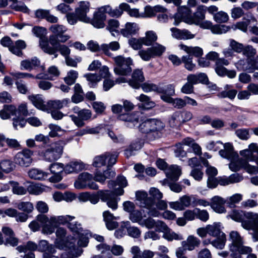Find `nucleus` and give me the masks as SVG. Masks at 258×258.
<instances>
[{"label": "nucleus", "instance_id": "21", "mask_svg": "<svg viewBox=\"0 0 258 258\" xmlns=\"http://www.w3.org/2000/svg\"><path fill=\"white\" fill-rule=\"evenodd\" d=\"M118 119L125 122L126 125L129 127H133L137 125L139 120V115L136 113H126L120 114Z\"/></svg>", "mask_w": 258, "mask_h": 258}, {"label": "nucleus", "instance_id": "60", "mask_svg": "<svg viewBox=\"0 0 258 258\" xmlns=\"http://www.w3.org/2000/svg\"><path fill=\"white\" fill-rule=\"evenodd\" d=\"M78 77V73L76 71L71 70L64 78V81L68 85H72L75 83Z\"/></svg>", "mask_w": 258, "mask_h": 258}, {"label": "nucleus", "instance_id": "61", "mask_svg": "<svg viewBox=\"0 0 258 258\" xmlns=\"http://www.w3.org/2000/svg\"><path fill=\"white\" fill-rule=\"evenodd\" d=\"M120 8L126 12L131 17L139 18L140 17L139 10L137 9H131L129 5L126 3H121L120 4Z\"/></svg>", "mask_w": 258, "mask_h": 258}, {"label": "nucleus", "instance_id": "56", "mask_svg": "<svg viewBox=\"0 0 258 258\" xmlns=\"http://www.w3.org/2000/svg\"><path fill=\"white\" fill-rule=\"evenodd\" d=\"M154 57L161 56L165 50V47L157 43H155L149 47Z\"/></svg>", "mask_w": 258, "mask_h": 258}, {"label": "nucleus", "instance_id": "35", "mask_svg": "<svg viewBox=\"0 0 258 258\" xmlns=\"http://www.w3.org/2000/svg\"><path fill=\"white\" fill-rule=\"evenodd\" d=\"M120 48V44L117 41H112L109 44H102L101 45V49L107 56L113 58V54L110 50L117 51Z\"/></svg>", "mask_w": 258, "mask_h": 258}, {"label": "nucleus", "instance_id": "16", "mask_svg": "<svg viewBox=\"0 0 258 258\" xmlns=\"http://www.w3.org/2000/svg\"><path fill=\"white\" fill-rule=\"evenodd\" d=\"M106 19V13L104 9H101V7L94 13L93 18L90 22L94 27L98 29L103 28L105 26L104 22Z\"/></svg>", "mask_w": 258, "mask_h": 258}, {"label": "nucleus", "instance_id": "62", "mask_svg": "<svg viewBox=\"0 0 258 258\" xmlns=\"http://www.w3.org/2000/svg\"><path fill=\"white\" fill-rule=\"evenodd\" d=\"M237 93V91L235 89L223 90L218 93V96L220 98H228L232 100L235 98Z\"/></svg>", "mask_w": 258, "mask_h": 258}, {"label": "nucleus", "instance_id": "57", "mask_svg": "<svg viewBox=\"0 0 258 258\" xmlns=\"http://www.w3.org/2000/svg\"><path fill=\"white\" fill-rule=\"evenodd\" d=\"M117 185L122 186V187L126 186L127 185V182L125 177L121 175L118 176L116 181L110 180L108 183V186L110 188H113Z\"/></svg>", "mask_w": 258, "mask_h": 258}, {"label": "nucleus", "instance_id": "45", "mask_svg": "<svg viewBox=\"0 0 258 258\" xmlns=\"http://www.w3.org/2000/svg\"><path fill=\"white\" fill-rule=\"evenodd\" d=\"M143 146V142L138 140L132 143L129 147L124 151V155L127 158L134 155V151L140 150Z\"/></svg>", "mask_w": 258, "mask_h": 258}, {"label": "nucleus", "instance_id": "41", "mask_svg": "<svg viewBox=\"0 0 258 258\" xmlns=\"http://www.w3.org/2000/svg\"><path fill=\"white\" fill-rule=\"evenodd\" d=\"M13 115H17V109L13 105H5L4 108L0 111V116L3 119H8Z\"/></svg>", "mask_w": 258, "mask_h": 258}, {"label": "nucleus", "instance_id": "64", "mask_svg": "<svg viewBox=\"0 0 258 258\" xmlns=\"http://www.w3.org/2000/svg\"><path fill=\"white\" fill-rule=\"evenodd\" d=\"M17 208L19 210L28 214L31 213L34 209L33 205L29 202H20L17 205Z\"/></svg>", "mask_w": 258, "mask_h": 258}, {"label": "nucleus", "instance_id": "32", "mask_svg": "<svg viewBox=\"0 0 258 258\" xmlns=\"http://www.w3.org/2000/svg\"><path fill=\"white\" fill-rule=\"evenodd\" d=\"M237 248L232 250L231 255L234 256L237 254H247V258H256V255L252 253V248L249 246H246L242 245L238 246Z\"/></svg>", "mask_w": 258, "mask_h": 258}, {"label": "nucleus", "instance_id": "34", "mask_svg": "<svg viewBox=\"0 0 258 258\" xmlns=\"http://www.w3.org/2000/svg\"><path fill=\"white\" fill-rule=\"evenodd\" d=\"M201 244V240L197 237L189 235L186 240L181 242V245L186 247L188 250H193L196 247H199Z\"/></svg>", "mask_w": 258, "mask_h": 258}, {"label": "nucleus", "instance_id": "38", "mask_svg": "<svg viewBox=\"0 0 258 258\" xmlns=\"http://www.w3.org/2000/svg\"><path fill=\"white\" fill-rule=\"evenodd\" d=\"M230 239L232 242L229 245L230 251L237 248V246L243 244L242 238L239 233L236 231H232L230 233Z\"/></svg>", "mask_w": 258, "mask_h": 258}, {"label": "nucleus", "instance_id": "31", "mask_svg": "<svg viewBox=\"0 0 258 258\" xmlns=\"http://www.w3.org/2000/svg\"><path fill=\"white\" fill-rule=\"evenodd\" d=\"M131 252L133 255V258H152L154 256L153 251L145 250L142 252L138 246H133L131 248Z\"/></svg>", "mask_w": 258, "mask_h": 258}, {"label": "nucleus", "instance_id": "54", "mask_svg": "<svg viewBox=\"0 0 258 258\" xmlns=\"http://www.w3.org/2000/svg\"><path fill=\"white\" fill-rule=\"evenodd\" d=\"M123 223L124 224V226L126 227V231L130 236L135 238H138L140 237L141 231L139 228L135 226L127 227V226L130 224L129 221H126Z\"/></svg>", "mask_w": 258, "mask_h": 258}, {"label": "nucleus", "instance_id": "27", "mask_svg": "<svg viewBox=\"0 0 258 258\" xmlns=\"http://www.w3.org/2000/svg\"><path fill=\"white\" fill-rule=\"evenodd\" d=\"M28 99L37 109L43 111L47 110L46 102L43 99L42 95L39 94L29 95Z\"/></svg>", "mask_w": 258, "mask_h": 258}, {"label": "nucleus", "instance_id": "59", "mask_svg": "<svg viewBox=\"0 0 258 258\" xmlns=\"http://www.w3.org/2000/svg\"><path fill=\"white\" fill-rule=\"evenodd\" d=\"M84 77L88 81V85L91 88H94L96 86L97 83L100 81V77L96 74H88L85 75Z\"/></svg>", "mask_w": 258, "mask_h": 258}, {"label": "nucleus", "instance_id": "30", "mask_svg": "<svg viewBox=\"0 0 258 258\" xmlns=\"http://www.w3.org/2000/svg\"><path fill=\"white\" fill-rule=\"evenodd\" d=\"M39 46L43 51L49 55H53V58L57 57L58 51L57 48L51 47L48 44L47 39H41L39 42Z\"/></svg>", "mask_w": 258, "mask_h": 258}, {"label": "nucleus", "instance_id": "50", "mask_svg": "<svg viewBox=\"0 0 258 258\" xmlns=\"http://www.w3.org/2000/svg\"><path fill=\"white\" fill-rule=\"evenodd\" d=\"M101 9H104L105 13H108L111 17H120L124 10L120 8V5L118 8L112 9L109 5H105L101 7Z\"/></svg>", "mask_w": 258, "mask_h": 258}, {"label": "nucleus", "instance_id": "1", "mask_svg": "<svg viewBox=\"0 0 258 258\" xmlns=\"http://www.w3.org/2000/svg\"><path fill=\"white\" fill-rule=\"evenodd\" d=\"M55 234L56 238L54 242L55 245L59 249L65 250V252L61 254L60 258H75L81 256L83 253L82 248L74 246L67 247V231L64 228L61 227L57 228Z\"/></svg>", "mask_w": 258, "mask_h": 258}, {"label": "nucleus", "instance_id": "42", "mask_svg": "<svg viewBox=\"0 0 258 258\" xmlns=\"http://www.w3.org/2000/svg\"><path fill=\"white\" fill-rule=\"evenodd\" d=\"M208 234L215 237H221L223 236L222 234H225L222 231L220 223H214L212 225H208Z\"/></svg>", "mask_w": 258, "mask_h": 258}, {"label": "nucleus", "instance_id": "51", "mask_svg": "<svg viewBox=\"0 0 258 258\" xmlns=\"http://www.w3.org/2000/svg\"><path fill=\"white\" fill-rule=\"evenodd\" d=\"M170 126L173 128H177L182 125L180 116L178 111L174 112L169 119Z\"/></svg>", "mask_w": 258, "mask_h": 258}, {"label": "nucleus", "instance_id": "47", "mask_svg": "<svg viewBox=\"0 0 258 258\" xmlns=\"http://www.w3.org/2000/svg\"><path fill=\"white\" fill-rule=\"evenodd\" d=\"M75 218V217L74 216L70 215L52 216L51 221L55 224L57 227L60 224L64 225L67 223H69Z\"/></svg>", "mask_w": 258, "mask_h": 258}, {"label": "nucleus", "instance_id": "58", "mask_svg": "<svg viewBox=\"0 0 258 258\" xmlns=\"http://www.w3.org/2000/svg\"><path fill=\"white\" fill-rule=\"evenodd\" d=\"M68 227L71 231L77 234L78 236L84 235L82 225L78 222H69Z\"/></svg>", "mask_w": 258, "mask_h": 258}, {"label": "nucleus", "instance_id": "22", "mask_svg": "<svg viewBox=\"0 0 258 258\" xmlns=\"http://www.w3.org/2000/svg\"><path fill=\"white\" fill-rule=\"evenodd\" d=\"M145 80L143 72L141 70L136 69L133 72L132 78L128 81V84L135 89H139Z\"/></svg>", "mask_w": 258, "mask_h": 258}, {"label": "nucleus", "instance_id": "48", "mask_svg": "<svg viewBox=\"0 0 258 258\" xmlns=\"http://www.w3.org/2000/svg\"><path fill=\"white\" fill-rule=\"evenodd\" d=\"M136 98L142 103V107L145 109H150L155 105V103L151 101V98L144 94H141Z\"/></svg>", "mask_w": 258, "mask_h": 258}, {"label": "nucleus", "instance_id": "17", "mask_svg": "<svg viewBox=\"0 0 258 258\" xmlns=\"http://www.w3.org/2000/svg\"><path fill=\"white\" fill-rule=\"evenodd\" d=\"M50 172L53 174L49 178L50 181L57 182L60 181L62 178V173H64L63 164L60 163L51 164L49 166Z\"/></svg>", "mask_w": 258, "mask_h": 258}, {"label": "nucleus", "instance_id": "20", "mask_svg": "<svg viewBox=\"0 0 258 258\" xmlns=\"http://www.w3.org/2000/svg\"><path fill=\"white\" fill-rule=\"evenodd\" d=\"M157 226H159V230L164 232L163 237L168 241L173 240H181L182 237L176 233L170 231L167 225L162 221H157Z\"/></svg>", "mask_w": 258, "mask_h": 258}, {"label": "nucleus", "instance_id": "33", "mask_svg": "<svg viewBox=\"0 0 258 258\" xmlns=\"http://www.w3.org/2000/svg\"><path fill=\"white\" fill-rule=\"evenodd\" d=\"M145 218H147V212L145 210H135L129 215V219L133 223L141 225Z\"/></svg>", "mask_w": 258, "mask_h": 258}, {"label": "nucleus", "instance_id": "39", "mask_svg": "<svg viewBox=\"0 0 258 258\" xmlns=\"http://www.w3.org/2000/svg\"><path fill=\"white\" fill-rule=\"evenodd\" d=\"M48 174L47 172L37 168H32L28 172V175L30 178L38 180L46 179Z\"/></svg>", "mask_w": 258, "mask_h": 258}, {"label": "nucleus", "instance_id": "28", "mask_svg": "<svg viewBox=\"0 0 258 258\" xmlns=\"http://www.w3.org/2000/svg\"><path fill=\"white\" fill-rule=\"evenodd\" d=\"M205 18V12L199 8L193 15L187 17L185 19V22L189 24H194L198 25L200 24Z\"/></svg>", "mask_w": 258, "mask_h": 258}, {"label": "nucleus", "instance_id": "13", "mask_svg": "<svg viewBox=\"0 0 258 258\" xmlns=\"http://www.w3.org/2000/svg\"><path fill=\"white\" fill-rule=\"evenodd\" d=\"M136 198L137 204L141 207L150 209L155 204L154 200L151 197H148L147 192L145 191H137L136 192Z\"/></svg>", "mask_w": 258, "mask_h": 258}, {"label": "nucleus", "instance_id": "11", "mask_svg": "<svg viewBox=\"0 0 258 258\" xmlns=\"http://www.w3.org/2000/svg\"><path fill=\"white\" fill-rule=\"evenodd\" d=\"M234 66L238 71L249 73L258 70L257 62L254 59L241 58L235 62Z\"/></svg>", "mask_w": 258, "mask_h": 258}, {"label": "nucleus", "instance_id": "6", "mask_svg": "<svg viewBox=\"0 0 258 258\" xmlns=\"http://www.w3.org/2000/svg\"><path fill=\"white\" fill-rule=\"evenodd\" d=\"M114 62V72L115 74L121 76H127L131 74L133 66V59L128 57L122 55L113 57Z\"/></svg>", "mask_w": 258, "mask_h": 258}, {"label": "nucleus", "instance_id": "46", "mask_svg": "<svg viewBox=\"0 0 258 258\" xmlns=\"http://www.w3.org/2000/svg\"><path fill=\"white\" fill-rule=\"evenodd\" d=\"M143 44L146 46H151L157 40V35L153 31H148L146 32L145 36L142 37Z\"/></svg>", "mask_w": 258, "mask_h": 258}, {"label": "nucleus", "instance_id": "12", "mask_svg": "<svg viewBox=\"0 0 258 258\" xmlns=\"http://www.w3.org/2000/svg\"><path fill=\"white\" fill-rule=\"evenodd\" d=\"M33 152L25 149L18 152L15 156V163L21 167H28L32 161Z\"/></svg>", "mask_w": 258, "mask_h": 258}, {"label": "nucleus", "instance_id": "23", "mask_svg": "<svg viewBox=\"0 0 258 258\" xmlns=\"http://www.w3.org/2000/svg\"><path fill=\"white\" fill-rule=\"evenodd\" d=\"M115 172L111 170V167L107 166V169L102 173L98 170H96L94 174V180L102 184L105 182L106 179H109L114 177Z\"/></svg>", "mask_w": 258, "mask_h": 258}, {"label": "nucleus", "instance_id": "49", "mask_svg": "<svg viewBox=\"0 0 258 258\" xmlns=\"http://www.w3.org/2000/svg\"><path fill=\"white\" fill-rule=\"evenodd\" d=\"M222 235L223 236L216 237L215 240L211 242L209 241V242H207L206 240H205L204 241V243L207 244L209 243H210L216 248L222 249L224 247L226 241V235L222 234Z\"/></svg>", "mask_w": 258, "mask_h": 258}, {"label": "nucleus", "instance_id": "15", "mask_svg": "<svg viewBox=\"0 0 258 258\" xmlns=\"http://www.w3.org/2000/svg\"><path fill=\"white\" fill-rule=\"evenodd\" d=\"M99 195L103 202L106 203L107 206L115 210L117 208V201L116 196L113 195L112 192L110 190H99Z\"/></svg>", "mask_w": 258, "mask_h": 258}, {"label": "nucleus", "instance_id": "52", "mask_svg": "<svg viewBox=\"0 0 258 258\" xmlns=\"http://www.w3.org/2000/svg\"><path fill=\"white\" fill-rule=\"evenodd\" d=\"M165 102L172 104V105L177 109H181L185 106V99L184 97L182 98H169L166 97Z\"/></svg>", "mask_w": 258, "mask_h": 258}, {"label": "nucleus", "instance_id": "36", "mask_svg": "<svg viewBox=\"0 0 258 258\" xmlns=\"http://www.w3.org/2000/svg\"><path fill=\"white\" fill-rule=\"evenodd\" d=\"M139 28L137 24L127 22L125 25L124 28L120 29V33L124 37H130L136 34Z\"/></svg>", "mask_w": 258, "mask_h": 258}, {"label": "nucleus", "instance_id": "44", "mask_svg": "<svg viewBox=\"0 0 258 258\" xmlns=\"http://www.w3.org/2000/svg\"><path fill=\"white\" fill-rule=\"evenodd\" d=\"M47 187L41 183L31 184L27 187L28 192L31 195H39L46 191Z\"/></svg>", "mask_w": 258, "mask_h": 258}, {"label": "nucleus", "instance_id": "8", "mask_svg": "<svg viewBox=\"0 0 258 258\" xmlns=\"http://www.w3.org/2000/svg\"><path fill=\"white\" fill-rule=\"evenodd\" d=\"M94 180V176L88 172H83L80 174L78 179L74 183L75 187L77 189L85 188L87 186L92 189H97L98 185L92 180Z\"/></svg>", "mask_w": 258, "mask_h": 258}, {"label": "nucleus", "instance_id": "40", "mask_svg": "<svg viewBox=\"0 0 258 258\" xmlns=\"http://www.w3.org/2000/svg\"><path fill=\"white\" fill-rule=\"evenodd\" d=\"M26 46V43L24 40H17L14 44L13 43L12 46L10 47V51L18 56H22L23 54L22 50L24 49Z\"/></svg>", "mask_w": 258, "mask_h": 258}, {"label": "nucleus", "instance_id": "24", "mask_svg": "<svg viewBox=\"0 0 258 258\" xmlns=\"http://www.w3.org/2000/svg\"><path fill=\"white\" fill-rule=\"evenodd\" d=\"M226 203V200L219 196H215L211 199L210 206L214 211L218 213L226 212L224 205Z\"/></svg>", "mask_w": 258, "mask_h": 258}, {"label": "nucleus", "instance_id": "7", "mask_svg": "<svg viewBox=\"0 0 258 258\" xmlns=\"http://www.w3.org/2000/svg\"><path fill=\"white\" fill-rule=\"evenodd\" d=\"M64 145L63 141L52 144L43 152L44 159L48 162H52L59 159L62 155Z\"/></svg>", "mask_w": 258, "mask_h": 258}, {"label": "nucleus", "instance_id": "26", "mask_svg": "<svg viewBox=\"0 0 258 258\" xmlns=\"http://www.w3.org/2000/svg\"><path fill=\"white\" fill-rule=\"evenodd\" d=\"M85 168V164L81 161H73L64 167V173L70 174L77 173Z\"/></svg>", "mask_w": 258, "mask_h": 258}, {"label": "nucleus", "instance_id": "37", "mask_svg": "<svg viewBox=\"0 0 258 258\" xmlns=\"http://www.w3.org/2000/svg\"><path fill=\"white\" fill-rule=\"evenodd\" d=\"M166 176L173 181H177L181 173L180 168L175 165L170 166L166 171Z\"/></svg>", "mask_w": 258, "mask_h": 258}, {"label": "nucleus", "instance_id": "5", "mask_svg": "<svg viewBox=\"0 0 258 258\" xmlns=\"http://www.w3.org/2000/svg\"><path fill=\"white\" fill-rule=\"evenodd\" d=\"M138 127L141 133L146 134H152L154 138H156L160 137L165 125L160 120L150 118L142 121Z\"/></svg>", "mask_w": 258, "mask_h": 258}, {"label": "nucleus", "instance_id": "43", "mask_svg": "<svg viewBox=\"0 0 258 258\" xmlns=\"http://www.w3.org/2000/svg\"><path fill=\"white\" fill-rule=\"evenodd\" d=\"M181 48L187 52V55H190L192 57L193 56L199 57H201L203 54V50L202 48L195 46H187L186 45H181Z\"/></svg>", "mask_w": 258, "mask_h": 258}, {"label": "nucleus", "instance_id": "29", "mask_svg": "<svg viewBox=\"0 0 258 258\" xmlns=\"http://www.w3.org/2000/svg\"><path fill=\"white\" fill-rule=\"evenodd\" d=\"M158 93L161 94V99L165 102L166 97L172 98L171 96L175 94V85L168 84L163 87H158Z\"/></svg>", "mask_w": 258, "mask_h": 258}, {"label": "nucleus", "instance_id": "10", "mask_svg": "<svg viewBox=\"0 0 258 258\" xmlns=\"http://www.w3.org/2000/svg\"><path fill=\"white\" fill-rule=\"evenodd\" d=\"M194 195H184L179 201L169 203L170 208L176 211H182L186 208L194 207Z\"/></svg>", "mask_w": 258, "mask_h": 258}, {"label": "nucleus", "instance_id": "25", "mask_svg": "<svg viewBox=\"0 0 258 258\" xmlns=\"http://www.w3.org/2000/svg\"><path fill=\"white\" fill-rule=\"evenodd\" d=\"M49 30L57 37H59V41L61 42H65L70 38L68 35H63L67 31V28L62 25H52L49 28Z\"/></svg>", "mask_w": 258, "mask_h": 258}, {"label": "nucleus", "instance_id": "9", "mask_svg": "<svg viewBox=\"0 0 258 258\" xmlns=\"http://www.w3.org/2000/svg\"><path fill=\"white\" fill-rule=\"evenodd\" d=\"M230 169L232 171H237L243 168L249 173H257L258 167L250 165L248 162L242 158L232 161L229 165Z\"/></svg>", "mask_w": 258, "mask_h": 258}, {"label": "nucleus", "instance_id": "55", "mask_svg": "<svg viewBox=\"0 0 258 258\" xmlns=\"http://www.w3.org/2000/svg\"><path fill=\"white\" fill-rule=\"evenodd\" d=\"M10 183L12 187V192L17 195H24L28 191L27 188L20 185L19 182L15 181H10Z\"/></svg>", "mask_w": 258, "mask_h": 258}, {"label": "nucleus", "instance_id": "18", "mask_svg": "<svg viewBox=\"0 0 258 258\" xmlns=\"http://www.w3.org/2000/svg\"><path fill=\"white\" fill-rule=\"evenodd\" d=\"M89 8L90 3L88 2L82 1L79 3V7L75 11L79 20L86 23L90 22V19L87 16Z\"/></svg>", "mask_w": 258, "mask_h": 258}, {"label": "nucleus", "instance_id": "2", "mask_svg": "<svg viewBox=\"0 0 258 258\" xmlns=\"http://www.w3.org/2000/svg\"><path fill=\"white\" fill-rule=\"evenodd\" d=\"M257 21L251 13H248L245 15L243 21L237 22L236 24L231 26L225 25H215L211 27V31L214 34H221L225 33L229 31L231 29L235 30L239 29L244 32H246L248 26L256 24Z\"/></svg>", "mask_w": 258, "mask_h": 258}, {"label": "nucleus", "instance_id": "3", "mask_svg": "<svg viewBox=\"0 0 258 258\" xmlns=\"http://www.w3.org/2000/svg\"><path fill=\"white\" fill-rule=\"evenodd\" d=\"M234 221L241 223L242 227L247 230H252L258 226V214L235 209L229 215Z\"/></svg>", "mask_w": 258, "mask_h": 258}, {"label": "nucleus", "instance_id": "63", "mask_svg": "<svg viewBox=\"0 0 258 258\" xmlns=\"http://www.w3.org/2000/svg\"><path fill=\"white\" fill-rule=\"evenodd\" d=\"M14 169L12 162L9 160H4L0 162V169L6 173L11 172Z\"/></svg>", "mask_w": 258, "mask_h": 258}, {"label": "nucleus", "instance_id": "53", "mask_svg": "<svg viewBox=\"0 0 258 258\" xmlns=\"http://www.w3.org/2000/svg\"><path fill=\"white\" fill-rule=\"evenodd\" d=\"M109 156V152H106L97 156L93 159V165L95 167H101L106 164V159Z\"/></svg>", "mask_w": 258, "mask_h": 258}, {"label": "nucleus", "instance_id": "19", "mask_svg": "<svg viewBox=\"0 0 258 258\" xmlns=\"http://www.w3.org/2000/svg\"><path fill=\"white\" fill-rule=\"evenodd\" d=\"M2 232L5 235V245L15 247L18 244L19 239L15 237V233L11 228L4 227L2 228Z\"/></svg>", "mask_w": 258, "mask_h": 258}, {"label": "nucleus", "instance_id": "14", "mask_svg": "<svg viewBox=\"0 0 258 258\" xmlns=\"http://www.w3.org/2000/svg\"><path fill=\"white\" fill-rule=\"evenodd\" d=\"M37 220L42 224V232L44 234H51L57 227L56 224L51 221V217L49 219L46 215L40 214L37 216Z\"/></svg>", "mask_w": 258, "mask_h": 258}, {"label": "nucleus", "instance_id": "4", "mask_svg": "<svg viewBox=\"0 0 258 258\" xmlns=\"http://www.w3.org/2000/svg\"><path fill=\"white\" fill-rule=\"evenodd\" d=\"M206 57L209 60L215 61V71L218 76L220 77L226 76L231 79L236 77V72L235 70H229L224 67V66L229 64V60L224 58L219 57L218 53L215 51H211L206 55Z\"/></svg>", "mask_w": 258, "mask_h": 258}]
</instances>
